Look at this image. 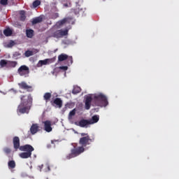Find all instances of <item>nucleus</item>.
<instances>
[{"label":"nucleus","mask_w":179,"mask_h":179,"mask_svg":"<svg viewBox=\"0 0 179 179\" xmlns=\"http://www.w3.org/2000/svg\"><path fill=\"white\" fill-rule=\"evenodd\" d=\"M99 120H100V117L97 115L92 116V120H90V124H96V122H99Z\"/></svg>","instance_id":"15"},{"label":"nucleus","mask_w":179,"mask_h":179,"mask_svg":"<svg viewBox=\"0 0 179 179\" xmlns=\"http://www.w3.org/2000/svg\"><path fill=\"white\" fill-rule=\"evenodd\" d=\"M43 124H44L45 131H46V132H51V131H52V127H51V121L46 120L43 122Z\"/></svg>","instance_id":"14"},{"label":"nucleus","mask_w":179,"mask_h":179,"mask_svg":"<svg viewBox=\"0 0 179 179\" xmlns=\"http://www.w3.org/2000/svg\"><path fill=\"white\" fill-rule=\"evenodd\" d=\"M3 152H6V155H9V153H10V152H12V150L9 148H5L3 149Z\"/></svg>","instance_id":"34"},{"label":"nucleus","mask_w":179,"mask_h":179,"mask_svg":"<svg viewBox=\"0 0 179 179\" xmlns=\"http://www.w3.org/2000/svg\"><path fill=\"white\" fill-rule=\"evenodd\" d=\"M18 86L20 89H23L24 90H27V92H31V89H33V87L28 85L26 82L22 81L20 83H18Z\"/></svg>","instance_id":"8"},{"label":"nucleus","mask_w":179,"mask_h":179,"mask_svg":"<svg viewBox=\"0 0 179 179\" xmlns=\"http://www.w3.org/2000/svg\"><path fill=\"white\" fill-rule=\"evenodd\" d=\"M68 31H69L68 29L57 30L52 34V37H55V38H61L64 37V36H68Z\"/></svg>","instance_id":"6"},{"label":"nucleus","mask_w":179,"mask_h":179,"mask_svg":"<svg viewBox=\"0 0 179 179\" xmlns=\"http://www.w3.org/2000/svg\"><path fill=\"white\" fill-rule=\"evenodd\" d=\"M31 95H22L21 96V103L17 106V113L20 114H29L30 107L31 106Z\"/></svg>","instance_id":"2"},{"label":"nucleus","mask_w":179,"mask_h":179,"mask_svg":"<svg viewBox=\"0 0 179 179\" xmlns=\"http://www.w3.org/2000/svg\"><path fill=\"white\" fill-rule=\"evenodd\" d=\"M8 61L5 60V59H1L0 61V66L1 68H5V66H6V65H8Z\"/></svg>","instance_id":"28"},{"label":"nucleus","mask_w":179,"mask_h":179,"mask_svg":"<svg viewBox=\"0 0 179 179\" xmlns=\"http://www.w3.org/2000/svg\"><path fill=\"white\" fill-rule=\"evenodd\" d=\"M41 5V1L40 0H36L33 2L34 8H37V6H40Z\"/></svg>","instance_id":"31"},{"label":"nucleus","mask_w":179,"mask_h":179,"mask_svg":"<svg viewBox=\"0 0 179 179\" xmlns=\"http://www.w3.org/2000/svg\"><path fill=\"white\" fill-rule=\"evenodd\" d=\"M64 6H68V4H64Z\"/></svg>","instance_id":"41"},{"label":"nucleus","mask_w":179,"mask_h":179,"mask_svg":"<svg viewBox=\"0 0 179 179\" xmlns=\"http://www.w3.org/2000/svg\"><path fill=\"white\" fill-rule=\"evenodd\" d=\"M73 64V59H72V56L69 57L68 56L67 58V65H72Z\"/></svg>","instance_id":"32"},{"label":"nucleus","mask_w":179,"mask_h":179,"mask_svg":"<svg viewBox=\"0 0 179 179\" xmlns=\"http://www.w3.org/2000/svg\"><path fill=\"white\" fill-rule=\"evenodd\" d=\"M20 20L21 22H24V20H26V12H24V10H21L20 12Z\"/></svg>","instance_id":"21"},{"label":"nucleus","mask_w":179,"mask_h":179,"mask_svg":"<svg viewBox=\"0 0 179 179\" xmlns=\"http://www.w3.org/2000/svg\"><path fill=\"white\" fill-rule=\"evenodd\" d=\"M8 165L9 169H15L16 167V163L13 160L9 161Z\"/></svg>","instance_id":"25"},{"label":"nucleus","mask_w":179,"mask_h":179,"mask_svg":"<svg viewBox=\"0 0 179 179\" xmlns=\"http://www.w3.org/2000/svg\"><path fill=\"white\" fill-rule=\"evenodd\" d=\"M10 1H13V0H10Z\"/></svg>","instance_id":"42"},{"label":"nucleus","mask_w":179,"mask_h":179,"mask_svg":"<svg viewBox=\"0 0 179 179\" xmlns=\"http://www.w3.org/2000/svg\"><path fill=\"white\" fill-rule=\"evenodd\" d=\"M59 69H61L62 71H68V66H62L59 67Z\"/></svg>","instance_id":"36"},{"label":"nucleus","mask_w":179,"mask_h":179,"mask_svg":"<svg viewBox=\"0 0 179 179\" xmlns=\"http://www.w3.org/2000/svg\"><path fill=\"white\" fill-rule=\"evenodd\" d=\"M10 96H13V94H17V91L15 90L14 89H11L10 90Z\"/></svg>","instance_id":"35"},{"label":"nucleus","mask_w":179,"mask_h":179,"mask_svg":"<svg viewBox=\"0 0 179 179\" xmlns=\"http://www.w3.org/2000/svg\"><path fill=\"white\" fill-rule=\"evenodd\" d=\"M69 20V18H64L60 21H59L57 24L58 26H62L63 24H65Z\"/></svg>","instance_id":"24"},{"label":"nucleus","mask_w":179,"mask_h":179,"mask_svg":"<svg viewBox=\"0 0 179 179\" xmlns=\"http://www.w3.org/2000/svg\"><path fill=\"white\" fill-rule=\"evenodd\" d=\"M0 5L1 6H8L9 5V0H0Z\"/></svg>","instance_id":"29"},{"label":"nucleus","mask_w":179,"mask_h":179,"mask_svg":"<svg viewBox=\"0 0 179 179\" xmlns=\"http://www.w3.org/2000/svg\"><path fill=\"white\" fill-rule=\"evenodd\" d=\"M13 148L15 150L20 149V138L18 136H15L13 138Z\"/></svg>","instance_id":"12"},{"label":"nucleus","mask_w":179,"mask_h":179,"mask_svg":"<svg viewBox=\"0 0 179 179\" xmlns=\"http://www.w3.org/2000/svg\"><path fill=\"white\" fill-rule=\"evenodd\" d=\"M20 150H21V152H25L27 153H31V152H34V148H33V146L29 144H27V145L20 146Z\"/></svg>","instance_id":"7"},{"label":"nucleus","mask_w":179,"mask_h":179,"mask_svg":"<svg viewBox=\"0 0 179 179\" xmlns=\"http://www.w3.org/2000/svg\"><path fill=\"white\" fill-rule=\"evenodd\" d=\"M92 142H94V138H91L89 136L82 137L79 140V144L81 145L83 148H86V146L90 145Z\"/></svg>","instance_id":"4"},{"label":"nucleus","mask_w":179,"mask_h":179,"mask_svg":"<svg viewBox=\"0 0 179 179\" xmlns=\"http://www.w3.org/2000/svg\"><path fill=\"white\" fill-rule=\"evenodd\" d=\"M85 152V148L84 147H78L76 148H73L71 150V152L66 156V159H73V157H76L77 156H79V155H81V153H83Z\"/></svg>","instance_id":"3"},{"label":"nucleus","mask_w":179,"mask_h":179,"mask_svg":"<svg viewBox=\"0 0 179 179\" xmlns=\"http://www.w3.org/2000/svg\"><path fill=\"white\" fill-rule=\"evenodd\" d=\"M21 54L19 52H15L14 53V57H20Z\"/></svg>","instance_id":"38"},{"label":"nucleus","mask_w":179,"mask_h":179,"mask_svg":"<svg viewBox=\"0 0 179 179\" xmlns=\"http://www.w3.org/2000/svg\"><path fill=\"white\" fill-rule=\"evenodd\" d=\"M46 179H48V178Z\"/></svg>","instance_id":"43"},{"label":"nucleus","mask_w":179,"mask_h":179,"mask_svg":"<svg viewBox=\"0 0 179 179\" xmlns=\"http://www.w3.org/2000/svg\"><path fill=\"white\" fill-rule=\"evenodd\" d=\"M9 45L10 47H13V45H15V42L13 41H10V42L9 43Z\"/></svg>","instance_id":"40"},{"label":"nucleus","mask_w":179,"mask_h":179,"mask_svg":"<svg viewBox=\"0 0 179 179\" xmlns=\"http://www.w3.org/2000/svg\"><path fill=\"white\" fill-rule=\"evenodd\" d=\"M17 73L20 75V76L27 78L30 73V69H29V66L26 65H22L17 69Z\"/></svg>","instance_id":"5"},{"label":"nucleus","mask_w":179,"mask_h":179,"mask_svg":"<svg viewBox=\"0 0 179 179\" xmlns=\"http://www.w3.org/2000/svg\"><path fill=\"white\" fill-rule=\"evenodd\" d=\"M81 136L84 138L85 136H89V134L87 133H80Z\"/></svg>","instance_id":"39"},{"label":"nucleus","mask_w":179,"mask_h":179,"mask_svg":"<svg viewBox=\"0 0 179 179\" xmlns=\"http://www.w3.org/2000/svg\"><path fill=\"white\" fill-rule=\"evenodd\" d=\"M43 22V17H36L32 20V24H37V23H41Z\"/></svg>","instance_id":"20"},{"label":"nucleus","mask_w":179,"mask_h":179,"mask_svg":"<svg viewBox=\"0 0 179 179\" xmlns=\"http://www.w3.org/2000/svg\"><path fill=\"white\" fill-rule=\"evenodd\" d=\"M68 58V55L62 53L60 55L58 56V61L59 62H62L63 61H66Z\"/></svg>","instance_id":"16"},{"label":"nucleus","mask_w":179,"mask_h":179,"mask_svg":"<svg viewBox=\"0 0 179 179\" xmlns=\"http://www.w3.org/2000/svg\"><path fill=\"white\" fill-rule=\"evenodd\" d=\"M26 34L28 38H33V36H34V31L33 29H27Z\"/></svg>","instance_id":"19"},{"label":"nucleus","mask_w":179,"mask_h":179,"mask_svg":"<svg viewBox=\"0 0 179 179\" xmlns=\"http://www.w3.org/2000/svg\"><path fill=\"white\" fill-rule=\"evenodd\" d=\"M12 29H6L3 31V34L6 36V37H9L10 36H12Z\"/></svg>","instance_id":"23"},{"label":"nucleus","mask_w":179,"mask_h":179,"mask_svg":"<svg viewBox=\"0 0 179 179\" xmlns=\"http://www.w3.org/2000/svg\"><path fill=\"white\" fill-rule=\"evenodd\" d=\"M20 157L21 159H29V157H31V152H22L20 154Z\"/></svg>","instance_id":"18"},{"label":"nucleus","mask_w":179,"mask_h":179,"mask_svg":"<svg viewBox=\"0 0 179 179\" xmlns=\"http://www.w3.org/2000/svg\"><path fill=\"white\" fill-rule=\"evenodd\" d=\"M79 8H72L71 12L75 13V15H79Z\"/></svg>","instance_id":"33"},{"label":"nucleus","mask_w":179,"mask_h":179,"mask_svg":"<svg viewBox=\"0 0 179 179\" xmlns=\"http://www.w3.org/2000/svg\"><path fill=\"white\" fill-rule=\"evenodd\" d=\"M59 15L58 14V13H53L52 15V19H57V17H59Z\"/></svg>","instance_id":"37"},{"label":"nucleus","mask_w":179,"mask_h":179,"mask_svg":"<svg viewBox=\"0 0 179 179\" xmlns=\"http://www.w3.org/2000/svg\"><path fill=\"white\" fill-rule=\"evenodd\" d=\"M40 131V126H38V124L35 123L32 124V125L30 127V132L31 135H36L37 132Z\"/></svg>","instance_id":"13"},{"label":"nucleus","mask_w":179,"mask_h":179,"mask_svg":"<svg viewBox=\"0 0 179 179\" xmlns=\"http://www.w3.org/2000/svg\"><path fill=\"white\" fill-rule=\"evenodd\" d=\"M76 115V108L73 109L69 113V120H73V117Z\"/></svg>","instance_id":"22"},{"label":"nucleus","mask_w":179,"mask_h":179,"mask_svg":"<svg viewBox=\"0 0 179 179\" xmlns=\"http://www.w3.org/2000/svg\"><path fill=\"white\" fill-rule=\"evenodd\" d=\"M16 65H17V62L8 61V66L10 68H15Z\"/></svg>","instance_id":"26"},{"label":"nucleus","mask_w":179,"mask_h":179,"mask_svg":"<svg viewBox=\"0 0 179 179\" xmlns=\"http://www.w3.org/2000/svg\"><path fill=\"white\" fill-rule=\"evenodd\" d=\"M92 101L96 107H107L108 104V99L107 96L102 93L95 94L94 97L91 96H85V110H90Z\"/></svg>","instance_id":"1"},{"label":"nucleus","mask_w":179,"mask_h":179,"mask_svg":"<svg viewBox=\"0 0 179 179\" xmlns=\"http://www.w3.org/2000/svg\"><path fill=\"white\" fill-rule=\"evenodd\" d=\"M24 55H25L27 58H29V57H31L32 55H34V53L31 50H27L25 51Z\"/></svg>","instance_id":"27"},{"label":"nucleus","mask_w":179,"mask_h":179,"mask_svg":"<svg viewBox=\"0 0 179 179\" xmlns=\"http://www.w3.org/2000/svg\"><path fill=\"white\" fill-rule=\"evenodd\" d=\"M52 106H55L58 108H62V99L61 98H56L50 101Z\"/></svg>","instance_id":"9"},{"label":"nucleus","mask_w":179,"mask_h":179,"mask_svg":"<svg viewBox=\"0 0 179 179\" xmlns=\"http://www.w3.org/2000/svg\"><path fill=\"white\" fill-rule=\"evenodd\" d=\"M73 94H78V93H80V87H76L73 88L72 91Z\"/></svg>","instance_id":"30"},{"label":"nucleus","mask_w":179,"mask_h":179,"mask_svg":"<svg viewBox=\"0 0 179 179\" xmlns=\"http://www.w3.org/2000/svg\"><path fill=\"white\" fill-rule=\"evenodd\" d=\"M52 94L50 92H46L43 95V100H45V103H48L50 100H51Z\"/></svg>","instance_id":"17"},{"label":"nucleus","mask_w":179,"mask_h":179,"mask_svg":"<svg viewBox=\"0 0 179 179\" xmlns=\"http://www.w3.org/2000/svg\"><path fill=\"white\" fill-rule=\"evenodd\" d=\"M76 125H78V127H80L81 128L87 127V125L90 124V121L88 120L83 119L79 121V122H76Z\"/></svg>","instance_id":"10"},{"label":"nucleus","mask_w":179,"mask_h":179,"mask_svg":"<svg viewBox=\"0 0 179 179\" xmlns=\"http://www.w3.org/2000/svg\"><path fill=\"white\" fill-rule=\"evenodd\" d=\"M55 62V57H53L52 59H45L44 60H40L38 62V65H40V66H43V65H48L49 64H52Z\"/></svg>","instance_id":"11"}]
</instances>
